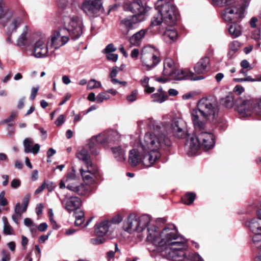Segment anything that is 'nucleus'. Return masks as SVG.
I'll return each instance as SVG.
<instances>
[{
    "mask_svg": "<svg viewBox=\"0 0 261 261\" xmlns=\"http://www.w3.org/2000/svg\"><path fill=\"white\" fill-rule=\"evenodd\" d=\"M145 3L146 0H133V2L132 3L129 2H125L123 5V8L125 10H130L133 12L145 13Z\"/></svg>",
    "mask_w": 261,
    "mask_h": 261,
    "instance_id": "obj_19",
    "label": "nucleus"
},
{
    "mask_svg": "<svg viewBox=\"0 0 261 261\" xmlns=\"http://www.w3.org/2000/svg\"><path fill=\"white\" fill-rule=\"evenodd\" d=\"M119 70L120 69L118 67H113L110 73L109 76L111 78V81L113 84H117V82H118V80L115 77L117 76Z\"/></svg>",
    "mask_w": 261,
    "mask_h": 261,
    "instance_id": "obj_43",
    "label": "nucleus"
},
{
    "mask_svg": "<svg viewBox=\"0 0 261 261\" xmlns=\"http://www.w3.org/2000/svg\"><path fill=\"white\" fill-rule=\"evenodd\" d=\"M237 111L242 117H247L251 115L253 111L261 119V100L256 103L253 99H244L241 97L236 99Z\"/></svg>",
    "mask_w": 261,
    "mask_h": 261,
    "instance_id": "obj_8",
    "label": "nucleus"
},
{
    "mask_svg": "<svg viewBox=\"0 0 261 261\" xmlns=\"http://www.w3.org/2000/svg\"><path fill=\"white\" fill-rule=\"evenodd\" d=\"M33 143V139L30 138H27L23 140V145L24 151L25 153H28L32 152L34 154H37L39 152L40 147V145L37 143L31 147Z\"/></svg>",
    "mask_w": 261,
    "mask_h": 261,
    "instance_id": "obj_26",
    "label": "nucleus"
},
{
    "mask_svg": "<svg viewBox=\"0 0 261 261\" xmlns=\"http://www.w3.org/2000/svg\"><path fill=\"white\" fill-rule=\"evenodd\" d=\"M56 2L58 8L64 10L65 8V0H57Z\"/></svg>",
    "mask_w": 261,
    "mask_h": 261,
    "instance_id": "obj_63",
    "label": "nucleus"
},
{
    "mask_svg": "<svg viewBox=\"0 0 261 261\" xmlns=\"http://www.w3.org/2000/svg\"><path fill=\"white\" fill-rule=\"evenodd\" d=\"M2 258L1 261H10L11 259L10 252L6 250L3 249L1 251Z\"/></svg>",
    "mask_w": 261,
    "mask_h": 261,
    "instance_id": "obj_49",
    "label": "nucleus"
},
{
    "mask_svg": "<svg viewBox=\"0 0 261 261\" xmlns=\"http://www.w3.org/2000/svg\"><path fill=\"white\" fill-rule=\"evenodd\" d=\"M82 9L91 17L97 16L105 11L102 0H85L82 4Z\"/></svg>",
    "mask_w": 261,
    "mask_h": 261,
    "instance_id": "obj_12",
    "label": "nucleus"
},
{
    "mask_svg": "<svg viewBox=\"0 0 261 261\" xmlns=\"http://www.w3.org/2000/svg\"><path fill=\"white\" fill-rule=\"evenodd\" d=\"M141 60L146 69L150 70L160 62V53L153 46H146L142 50Z\"/></svg>",
    "mask_w": 261,
    "mask_h": 261,
    "instance_id": "obj_10",
    "label": "nucleus"
},
{
    "mask_svg": "<svg viewBox=\"0 0 261 261\" xmlns=\"http://www.w3.org/2000/svg\"><path fill=\"white\" fill-rule=\"evenodd\" d=\"M83 23L82 19L77 16H73L70 18L66 31L73 40L79 38L83 33Z\"/></svg>",
    "mask_w": 261,
    "mask_h": 261,
    "instance_id": "obj_13",
    "label": "nucleus"
},
{
    "mask_svg": "<svg viewBox=\"0 0 261 261\" xmlns=\"http://www.w3.org/2000/svg\"><path fill=\"white\" fill-rule=\"evenodd\" d=\"M112 150L114 157L118 161L121 162L125 160V150L121 146L112 148Z\"/></svg>",
    "mask_w": 261,
    "mask_h": 261,
    "instance_id": "obj_31",
    "label": "nucleus"
},
{
    "mask_svg": "<svg viewBox=\"0 0 261 261\" xmlns=\"http://www.w3.org/2000/svg\"><path fill=\"white\" fill-rule=\"evenodd\" d=\"M195 137H191L187 141L185 148L189 156H193L197 154L200 147L205 150L213 148L215 144L214 135L203 130L198 131Z\"/></svg>",
    "mask_w": 261,
    "mask_h": 261,
    "instance_id": "obj_4",
    "label": "nucleus"
},
{
    "mask_svg": "<svg viewBox=\"0 0 261 261\" xmlns=\"http://www.w3.org/2000/svg\"><path fill=\"white\" fill-rule=\"evenodd\" d=\"M110 227L108 220H104L95 225V233L96 238L91 239V243L94 245L103 243L106 241L105 236Z\"/></svg>",
    "mask_w": 261,
    "mask_h": 261,
    "instance_id": "obj_14",
    "label": "nucleus"
},
{
    "mask_svg": "<svg viewBox=\"0 0 261 261\" xmlns=\"http://www.w3.org/2000/svg\"><path fill=\"white\" fill-rule=\"evenodd\" d=\"M46 187L47 188L49 192H51L56 188V185L53 181H48L47 183L46 184Z\"/></svg>",
    "mask_w": 261,
    "mask_h": 261,
    "instance_id": "obj_58",
    "label": "nucleus"
},
{
    "mask_svg": "<svg viewBox=\"0 0 261 261\" xmlns=\"http://www.w3.org/2000/svg\"><path fill=\"white\" fill-rule=\"evenodd\" d=\"M31 195L28 193L25 195L22 199V212H25L27 210L29 203Z\"/></svg>",
    "mask_w": 261,
    "mask_h": 261,
    "instance_id": "obj_45",
    "label": "nucleus"
},
{
    "mask_svg": "<svg viewBox=\"0 0 261 261\" xmlns=\"http://www.w3.org/2000/svg\"><path fill=\"white\" fill-rule=\"evenodd\" d=\"M241 66L244 69H247V70H251L252 67L250 66L249 62L247 60H243L241 62Z\"/></svg>",
    "mask_w": 261,
    "mask_h": 261,
    "instance_id": "obj_61",
    "label": "nucleus"
},
{
    "mask_svg": "<svg viewBox=\"0 0 261 261\" xmlns=\"http://www.w3.org/2000/svg\"><path fill=\"white\" fill-rule=\"evenodd\" d=\"M221 101L223 105L227 108H231L234 103L236 104V101H234V97L232 93H229L226 97L222 98Z\"/></svg>",
    "mask_w": 261,
    "mask_h": 261,
    "instance_id": "obj_34",
    "label": "nucleus"
},
{
    "mask_svg": "<svg viewBox=\"0 0 261 261\" xmlns=\"http://www.w3.org/2000/svg\"><path fill=\"white\" fill-rule=\"evenodd\" d=\"M188 259L191 261H204L203 258L197 253H190Z\"/></svg>",
    "mask_w": 261,
    "mask_h": 261,
    "instance_id": "obj_48",
    "label": "nucleus"
},
{
    "mask_svg": "<svg viewBox=\"0 0 261 261\" xmlns=\"http://www.w3.org/2000/svg\"><path fill=\"white\" fill-rule=\"evenodd\" d=\"M14 230L10 224H6L3 226V233L6 235H12Z\"/></svg>",
    "mask_w": 261,
    "mask_h": 261,
    "instance_id": "obj_50",
    "label": "nucleus"
},
{
    "mask_svg": "<svg viewBox=\"0 0 261 261\" xmlns=\"http://www.w3.org/2000/svg\"><path fill=\"white\" fill-rule=\"evenodd\" d=\"M101 86L100 82L96 81L94 79L90 80L87 84V88L88 90H92L95 88H99Z\"/></svg>",
    "mask_w": 261,
    "mask_h": 261,
    "instance_id": "obj_44",
    "label": "nucleus"
},
{
    "mask_svg": "<svg viewBox=\"0 0 261 261\" xmlns=\"http://www.w3.org/2000/svg\"><path fill=\"white\" fill-rule=\"evenodd\" d=\"M28 29H29L27 25H25L24 27V28L23 29L22 33L21 34V35L18 38L17 40V43H16V45L18 46L21 47V46H24V45H26L27 41H28V38L27 37V35L28 34Z\"/></svg>",
    "mask_w": 261,
    "mask_h": 261,
    "instance_id": "obj_32",
    "label": "nucleus"
},
{
    "mask_svg": "<svg viewBox=\"0 0 261 261\" xmlns=\"http://www.w3.org/2000/svg\"><path fill=\"white\" fill-rule=\"evenodd\" d=\"M146 30L142 29L137 32L129 38V42L130 46H138L142 42V39L145 36Z\"/></svg>",
    "mask_w": 261,
    "mask_h": 261,
    "instance_id": "obj_28",
    "label": "nucleus"
},
{
    "mask_svg": "<svg viewBox=\"0 0 261 261\" xmlns=\"http://www.w3.org/2000/svg\"><path fill=\"white\" fill-rule=\"evenodd\" d=\"M5 192L3 191L0 193V206H5L8 204L7 200L5 198Z\"/></svg>",
    "mask_w": 261,
    "mask_h": 261,
    "instance_id": "obj_54",
    "label": "nucleus"
},
{
    "mask_svg": "<svg viewBox=\"0 0 261 261\" xmlns=\"http://www.w3.org/2000/svg\"><path fill=\"white\" fill-rule=\"evenodd\" d=\"M146 240L153 245L162 255L169 260L182 261L186 258L185 250L186 248L183 239L180 241L177 230L173 225L165 227L160 232L158 228L151 225L147 229Z\"/></svg>",
    "mask_w": 261,
    "mask_h": 261,
    "instance_id": "obj_1",
    "label": "nucleus"
},
{
    "mask_svg": "<svg viewBox=\"0 0 261 261\" xmlns=\"http://www.w3.org/2000/svg\"><path fill=\"white\" fill-rule=\"evenodd\" d=\"M250 0H244L239 8L233 7L237 0H212L214 6H227L222 13V17L225 21H239L245 16V11L248 7Z\"/></svg>",
    "mask_w": 261,
    "mask_h": 261,
    "instance_id": "obj_5",
    "label": "nucleus"
},
{
    "mask_svg": "<svg viewBox=\"0 0 261 261\" xmlns=\"http://www.w3.org/2000/svg\"><path fill=\"white\" fill-rule=\"evenodd\" d=\"M14 212L15 213L19 215V216L21 217L22 213V207H21L20 203L18 202L16 204L14 207Z\"/></svg>",
    "mask_w": 261,
    "mask_h": 261,
    "instance_id": "obj_59",
    "label": "nucleus"
},
{
    "mask_svg": "<svg viewBox=\"0 0 261 261\" xmlns=\"http://www.w3.org/2000/svg\"><path fill=\"white\" fill-rule=\"evenodd\" d=\"M47 47L45 44V40L44 38H41L36 42L33 49H35V51L37 50L38 48Z\"/></svg>",
    "mask_w": 261,
    "mask_h": 261,
    "instance_id": "obj_47",
    "label": "nucleus"
},
{
    "mask_svg": "<svg viewBox=\"0 0 261 261\" xmlns=\"http://www.w3.org/2000/svg\"><path fill=\"white\" fill-rule=\"evenodd\" d=\"M111 138L107 133H102L97 136L92 137L89 143L84 146L76 154V158L82 161L86 167L93 165L89 154V150L94 155H98L99 153L98 145L106 146L111 142Z\"/></svg>",
    "mask_w": 261,
    "mask_h": 261,
    "instance_id": "obj_3",
    "label": "nucleus"
},
{
    "mask_svg": "<svg viewBox=\"0 0 261 261\" xmlns=\"http://www.w3.org/2000/svg\"><path fill=\"white\" fill-rule=\"evenodd\" d=\"M197 107L211 120H214L217 117L219 111L218 100L215 97L212 96L200 99Z\"/></svg>",
    "mask_w": 261,
    "mask_h": 261,
    "instance_id": "obj_9",
    "label": "nucleus"
},
{
    "mask_svg": "<svg viewBox=\"0 0 261 261\" xmlns=\"http://www.w3.org/2000/svg\"><path fill=\"white\" fill-rule=\"evenodd\" d=\"M191 119L197 131L203 130L206 123L211 120L197 107L191 111Z\"/></svg>",
    "mask_w": 261,
    "mask_h": 261,
    "instance_id": "obj_15",
    "label": "nucleus"
},
{
    "mask_svg": "<svg viewBox=\"0 0 261 261\" xmlns=\"http://www.w3.org/2000/svg\"><path fill=\"white\" fill-rule=\"evenodd\" d=\"M210 59L208 57H204L195 65L194 69L197 74H204L208 71L210 64Z\"/></svg>",
    "mask_w": 261,
    "mask_h": 261,
    "instance_id": "obj_24",
    "label": "nucleus"
},
{
    "mask_svg": "<svg viewBox=\"0 0 261 261\" xmlns=\"http://www.w3.org/2000/svg\"><path fill=\"white\" fill-rule=\"evenodd\" d=\"M23 22L22 17L17 15L10 20V23L8 27L7 34L8 36H11L12 33L16 32L18 28L20 27Z\"/></svg>",
    "mask_w": 261,
    "mask_h": 261,
    "instance_id": "obj_25",
    "label": "nucleus"
},
{
    "mask_svg": "<svg viewBox=\"0 0 261 261\" xmlns=\"http://www.w3.org/2000/svg\"><path fill=\"white\" fill-rule=\"evenodd\" d=\"M48 53V47H43L38 48L35 51V49H33V54L34 57L37 58H41L45 57Z\"/></svg>",
    "mask_w": 261,
    "mask_h": 261,
    "instance_id": "obj_38",
    "label": "nucleus"
},
{
    "mask_svg": "<svg viewBox=\"0 0 261 261\" xmlns=\"http://www.w3.org/2000/svg\"><path fill=\"white\" fill-rule=\"evenodd\" d=\"M137 92L134 91L132 93L127 96V100L129 102H133L137 99Z\"/></svg>",
    "mask_w": 261,
    "mask_h": 261,
    "instance_id": "obj_60",
    "label": "nucleus"
},
{
    "mask_svg": "<svg viewBox=\"0 0 261 261\" xmlns=\"http://www.w3.org/2000/svg\"><path fill=\"white\" fill-rule=\"evenodd\" d=\"M164 36L165 39L169 38L171 42H174L177 38V33L174 29H166L164 32Z\"/></svg>",
    "mask_w": 261,
    "mask_h": 261,
    "instance_id": "obj_36",
    "label": "nucleus"
},
{
    "mask_svg": "<svg viewBox=\"0 0 261 261\" xmlns=\"http://www.w3.org/2000/svg\"><path fill=\"white\" fill-rule=\"evenodd\" d=\"M193 73L192 72H188L186 70L182 69H176L169 76L170 79L173 80H190L191 81H197L204 79V76L202 75L193 77Z\"/></svg>",
    "mask_w": 261,
    "mask_h": 261,
    "instance_id": "obj_18",
    "label": "nucleus"
},
{
    "mask_svg": "<svg viewBox=\"0 0 261 261\" xmlns=\"http://www.w3.org/2000/svg\"><path fill=\"white\" fill-rule=\"evenodd\" d=\"M1 15V19L6 18L7 20H10L12 17L16 16L15 14L14 11L7 5L4 7Z\"/></svg>",
    "mask_w": 261,
    "mask_h": 261,
    "instance_id": "obj_33",
    "label": "nucleus"
},
{
    "mask_svg": "<svg viewBox=\"0 0 261 261\" xmlns=\"http://www.w3.org/2000/svg\"><path fill=\"white\" fill-rule=\"evenodd\" d=\"M81 205V200L77 197H71L66 202V209L69 211H78L77 208Z\"/></svg>",
    "mask_w": 261,
    "mask_h": 261,
    "instance_id": "obj_29",
    "label": "nucleus"
},
{
    "mask_svg": "<svg viewBox=\"0 0 261 261\" xmlns=\"http://www.w3.org/2000/svg\"><path fill=\"white\" fill-rule=\"evenodd\" d=\"M46 187V181L44 180V182L41 184L40 186H39L35 191V194L36 195L39 194L40 193L42 192L43 190Z\"/></svg>",
    "mask_w": 261,
    "mask_h": 261,
    "instance_id": "obj_62",
    "label": "nucleus"
},
{
    "mask_svg": "<svg viewBox=\"0 0 261 261\" xmlns=\"http://www.w3.org/2000/svg\"><path fill=\"white\" fill-rule=\"evenodd\" d=\"M258 218H254L247 222V226L250 230L254 234L252 237L253 240L256 241L255 238L261 235V202L260 208L258 211Z\"/></svg>",
    "mask_w": 261,
    "mask_h": 261,
    "instance_id": "obj_17",
    "label": "nucleus"
},
{
    "mask_svg": "<svg viewBox=\"0 0 261 261\" xmlns=\"http://www.w3.org/2000/svg\"><path fill=\"white\" fill-rule=\"evenodd\" d=\"M240 47V43L237 41L232 42L229 45V51L228 53V56L230 58L239 50Z\"/></svg>",
    "mask_w": 261,
    "mask_h": 261,
    "instance_id": "obj_41",
    "label": "nucleus"
},
{
    "mask_svg": "<svg viewBox=\"0 0 261 261\" xmlns=\"http://www.w3.org/2000/svg\"><path fill=\"white\" fill-rule=\"evenodd\" d=\"M172 133L178 138H185L188 135V129L186 122L180 118H175L171 124Z\"/></svg>",
    "mask_w": 261,
    "mask_h": 261,
    "instance_id": "obj_16",
    "label": "nucleus"
},
{
    "mask_svg": "<svg viewBox=\"0 0 261 261\" xmlns=\"http://www.w3.org/2000/svg\"><path fill=\"white\" fill-rule=\"evenodd\" d=\"M155 8L164 19V23L169 26L174 25L176 22L177 11L175 6L168 0H158Z\"/></svg>",
    "mask_w": 261,
    "mask_h": 261,
    "instance_id": "obj_7",
    "label": "nucleus"
},
{
    "mask_svg": "<svg viewBox=\"0 0 261 261\" xmlns=\"http://www.w3.org/2000/svg\"><path fill=\"white\" fill-rule=\"evenodd\" d=\"M126 11H130L136 15L130 16L122 19L120 22L121 31L124 35H127L129 32L137 27L138 23L144 19L145 13H140L139 12H133L130 10H125Z\"/></svg>",
    "mask_w": 261,
    "mask_h": 261,
    "instance_id": "obj_11",
    "label": "nucleus"
},
{
    "mask_svg": "<svg viewBox=\"0 0 261 261\" xmlns=\"http://www.w3.org/2000/svg\"><path fill=\"white\" fill-rule=\"evenodd\" d=\"M123 218L121 215H117L112 218L111 221H109L110 225L111 227L112 224H118L122 222Z\"/></svg>",
    "mask_w": 261,
    "mask_h": 261,
    "instance_id": "obj_51",
    "label": "nucleus"
},
{
    "mask_svg": "<svg viewBox=\"0 0 261 261\" xmlns=\"http://www.w3.org/2000/svg\"><path fill=\"white\" fill-rule=\"evenodd\" d=\"M18 112L16 111H12L9 117L1 121V124H8V127H12L14 124V119L17 116Z\"/></svg>",
    "mask_w": 261,
    "mask_h": 261,
    "instance_id": "obj_37",
    "label": "nucleus"
},
{
    "mask_svg": "<svg viewBox=\"0 0 261 261\" xmlns=\"http://www.w3.org/2000/svg\"><path fill=\"white\" fill-rule=\"evenodd\" d=\"M110 98L109 94L106 92H101L99 93L96 96V102L100 103L105 100H108Z\"/></svg>",
    "mask_w": 261,
    "mask_h": 261,
    "instance_id": "obj_46",
    "label": "nucleus"
},
{
    "mask_svg": "<svg viewBox=\"0 0 261 261\" xmlns=\"http://www.w3.org/2000/svg\"><path fill=\"white\" fill-rule=\"evenodd\" d=\"M153 102L162 103L166 99V95L165 93H155L151 95Z\"/></svg>",
    "mask_w": 261,
    "mask_h": 261,
    "instance_id": "obj_40",
    "label": "nucleus"
},
{
    "mask_svg": "<svg viewBox=\"0 0 261 261\" xmlns=\"http://www.w3.org/2000/svg\"><path fill=\"white\" fill-rule=\"evenodd\" d=\"M67 189L72 192L77 193L79 195H85L87 191V188L79 181V180H75L72 181H68Z\"/></svg>",
    "mask_w": 261,
    "mask_h": 261,
    "instance_id": "obj_23",
    "label": "nucleus"
},
{
    "mask_svg": "<svg viewBox=\"0 0 261 261\" xmlns=\"http://www.w3.org/2000/svg\"><path fill=\"white\" fill-rule=\"evenodd\" d=\"M116 50V48H115L112 43L109 44L106 48L102 51V53L104 54H109L112 53Z\"/></svg>",
    "mask_w": 261,
    "mask_h": 261,
    "instance_id": "obj_52",
    "label": "nucleus"
},
{
    "mask_svg": "<svg viewBox=\"0 0 261 261\" xmlns=\"http://www.w3.org/2000/svg\"><path fill=\"white\" fill-rule=\"evenodd\" d=\"M196 197V194L194 193H187L182 198V202L187 205H190L193 202Z\"/></svg>",
    "mask_w": 261,
    "mask_h": 261,
    "instance_id": "obj_39",
    "label": "nucleus"
},
{
    "mask_svg": "<svg viewBox=\"0 0 261 261\" xmlns=\"http://www.w3.org/2000/svg\"><path fill=\"white\" fill-rule=\"evenodd\" d=\"M73 213L75 218L74 225L76 226H81L85 221L84 212L82 211H75Z\"/></svg>",
    "mask_w": 261,
    "mask_h": 261,
    "instance_id": "obj_35",
    "label": "nucleus"
},
{
    "mask_svg": "<svg viewBox=\"0 0 261 261\" xmlns=\"http://www.w3.org/2000/svg\"><path fill=\"white\" fill-rule=\"evenodd\" d=\"M86 170H84L83 168L80 169L83 179L85 182L88 184L93 183L95 181V174L97 172V169L93 166V165L86 167Z\"/></svg>",
    "mask_w": 261,
    "mask_h": 261,
    "instance_id": "obj_21",
    "label": "nucleus"
},
{
    "mask_svg": "<svg viewBox=\"0 0 261 261\" xmlns=\"http://www.w3.org/2000/svg\"><path fill=\"white\" fill-rule=\"evenodd\" d=\"M75 180H78L76 178V176L75 175V171L73 169L72 171L68 173V175L66 176V182L67 181H72Z\"/></svg>",
    "mask_w": 261,
    "mask_h": 261,
    "instance_id": "obj_53",
    "label": "nucleus"
},
{
    "mask_svg": "<svg viewBox=\"0 0 261 261\" xmlns=\"http://www.w3.org/2000/svg\"><path fill=\"white\" fill-rule=\"evenodd\" d=\"M65 116L64 115H60L55 122V124L58 127L61 126L65 122Z\"/></svg>",
    "mask_w": 261,
    "mask_h": 261,
    "instance_id": "obj_56",
    "label": "nucleus"
},
{
    "mask_svg": "<svg viewBox=\"0 0 261 261\" xmlns=\"http://www.w3.org/2000/svg\"><path fill=\"white\" fill-rule=\"evenodd\" d=\"M176 65L173 59L167 58L164 61L162 74L165 76L169 77L174 71Z\"/></svg>",
    "mask_w": 261,
    "mask_h": 261,
    "instance_id": "obj_27",
    "label": "nucleus"
},
{
    "mask_svg": "<svg viewBox=\"0 0 261 261\" xmlns=\"http://www.w3.org/2000/svg\"><path fill=\"white\" fill-rule=\"evenodd\" d=\"M62 29V28H59L51 36V46L56 49L65 44V36L61 34Z\"/></svg>",
    "mask_w": 261,
    "mask_h": 261,
    "instance_id": "obj_22",
    "label": "nucleus"
},
{
    "mask_svg": "<svg viewBox=\"0 0 261 261\" xmlns=\"http://www.w3.org/2000/svg\"><path fill=\"white\" fill-rule=\"evenodd\" d=\"M171 145L170 139L163 134L146 133L140 143V148L147 153L143 156V165L151 166L161 157L160 150L165 149Z\"/></svg>",
    "mask_w": 261,
    "mask_h": 261,
    "instance_id": "obj_2",
    "label": "nucleus"
},
{
    "mask_svg": "<svg viewBox=\"0 0 261 261\" xmlns=\"http://www.w3.org/2000/svg\"><path fill=\"white\" fill-rule=\"evenodd\" d=\"M164 22V19L161 14L158 12L157 15H154L151 21V26H157Z\"/></svg>",
    "mask_w": 261,
    "mask_h": 261,
    "instance_id": "obj_42",
    "label": "nucleus"
},
{
    "mask_svg": "<svg viewBox=\"0 0 261 261\" xmlns=\"http://www.w3.org/2000/svg\"><path fill=\"white\" fill-rule=\"evenodd\" d=\"M21 185V181L17 178L13 179L11 182V187L12 189H17Z\"/></svg>",
    "mask_w": 261,
    "mask_h": 261,
    "instance_id": "obj_55",
    "label": "nucleus"
},
{
    "mask_svg": "<svg viewBox=\"0 0 261 261\" xmlns=\"http://www.w3.org/2000/svg\"><path fill=\"white\" fill-rule=\"evenodd\" d=\"M231 22V24L228 27V31L232 38H237L241 35V29L240 25L237 24V21H227Z\"/></svg>",
    "mask_w": 261,
    "mask_h": 261,
    "instance_id": "obj_30",
    "label": "nucleus"
},
{
    "mask_svg": "<svg viewBox=\"0 0 261 261\" xmlns=\"http://www.w3.org/2000/svg\"><path fill=\"white\" fill-rule=\"evenodd\" d=\"M107 59L109 61L116 62L118 60V55L116 54L109 53L106 54Z\"/></svg>",
    "mask_w": 261,
    "mask_h": 261,
    "instance_id": "obj_57",
    "label": "nucleus"
},
{
    "mask_svg": "<svg viewBox=\"0 0 261 261\" xmlns=\"http://www.w3.org/2000/svg\"><path fill=\"white\" fill-rule=\"evenodd\" d=\"M43 205L42 203H39L36 207V213L38 216L40 215L42 213Z\"/></svg>",
    "mask_w": 261,
    "mask_h": 261,
    "instance_id": "obj_64",
    "label": "nucleus"
},
{
    "mask_svg": "<svg viewBox=\"0 0 261 261\" xmlns=\"http://www.w3.org/2000/svg\"><path fill=\"white\" fill-rule=\"evenodd\" d=\"M150 222L149 217L147 215L137 217L134 214H130L124 220L123 225V230L129 233L138 232L137 238H143L144 233L147 235L145 228Z\"/></svg>",
    "mask_w": 261,
    "mask_h": 261,
    "instance_id": "obj_6",
    "label": "nucleus"
},
{
    "mask_svg": "<svg viewBox=\"0 0 261 261\" xmlns=\"http://www.w3.org/2000/svg\"><path fill=\"white\" fill-rule=\"evenodd\" d=\"M138 149L139 150L133 149L129 151L128 162L132 166H137L141 162L143 163V156L147 153L145 151L143 152L140 148V144L138 146Z\"/></svg>",
    "mask_w": 261,
    "mask_h": 261,
    "instance_id": "obj_20",
    "label": "nucleus"
}]
</instances>
